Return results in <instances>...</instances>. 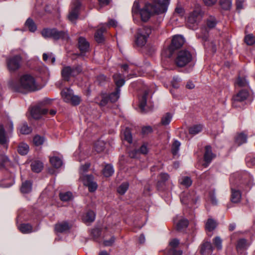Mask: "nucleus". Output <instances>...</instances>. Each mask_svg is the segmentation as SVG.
<instances>
[{"mask_svg": "<svg viewBox=\"0 0 255 255\" xmlns=\"http://www.w3.org/2000/svg\"><path fill=\"white\" fill-rule=\"evenodd\" d=\"M249 96V93L246 90H242L237 94L235 95L232 98L233 105L234 107H238L239 103H242L247 99Z\"/></svg>", "mask_w": 255, "mask_h": 255, "instance_id": "obj_10", "label": "nucleus"}, {"mask_svg": "<svg viewBox=\"0 0 255 255\" xmlns=\"http://www.w3.org/2000/svg\"><path fill=\"white\" fill-rule=\"evenodd\" d=\"M31 169L35 172H40L43 168V164L39 161H34L31 164Z\"/></svg>", "mask_w": 255, "mask_h": 255, "instance_id": "obj_27", "label": "nucleus"}, {"mask_svg": "<svg viewBox=\"0 0 255 255\" xmlns=\"http://www.w3.org/2000/svg\"><path fill=\"white\" fill-rule=\"evenodd\" d=\"M73 91L70 88H65L61 92V95L63 101L65 103L68 102L71 97L72 96Z\"/></svg>", "mask_w": 255, "mask_h": 255, "instance_id": "obj_19", "label": "nucleus"}, {"mask_svg": "<svg viewBox=\"0 0 255 255\" xmlns=\"http://www.w3.org/2000/svg\"><path fill=\"white\" fill-rule=\"evenodd\" d=\"M231 201L235 203L239 202L241 199L242 197L240 191L238 190L234 189L232 187L231 188Z\"/></svg>", "mask_w": 255, "mask_h": 255, "instance_id": "obj_23", "label": "nucleus"}, {"mask_svg": "<svg viewBox=\"0 0 255 255\" xmlns=\"http://www.w3.org/2000/svg\"><path fill=\"white\" fill-rule=\"evenodd\" d=\"M244 0H236L237 8L239 10H241L243 7V2Z\"/></svg>", "mask_w": 255, "mask_h": 255, "instance_id": "obj_63", "label": "nucleus"}, {"mask_svg": "<svg viewBox=\"0 0 255 255\" xmlns=\"http://www.w3.org/2000/svg\"><path fill=\"white\" fill-rule=\"evenodd\" d=\"M180 145V142L179 141L175 140L174 141L171 148L172 153L174 155H176L177 154L179 150Z\"/></svg>", "mask_w": 255, "mask_h": 255, "instance_id": "obj_48", "label": "nucleus"}, {"mask_svg": "<svg viewBox=\"0 0 255 255\" xmlns=\"http://www.w3.org/2000/svg\"><path fill=\"white\" fill-rule=\"evenodd\" d=\"M141 32H142L141 31L139 33H136L135 42L139 46H144L146 44L148 38L147 34L142 35Z\"/></svg>", "mask_w": 255, "mask_h": 255, "instance_id": "obj_20", "label": "nucleus"}, {"mask_svg": "<svg viewBox=\"0 0 255 255\" xmlns=\"http://www.w3.org/2000/svg\"><path fill=\"white\" fill-rule=\"evenodd\" d=\"M141 31L143 32H141L142 35H145V34H147V37H149V35L151 33V29L150 27L144 26L139 28L137 30V33H139Z\"/></svg>", "mask_w": 255, "mask_h": 255, "instance_id": "obj_50", "label": "nucleus"}, {"mask_svg": "<svg viewBox=\"0 0 255 255\" xmlns=\"http://www.w3.org/2000/svg\"><path fill=\"white\" fill-rule=\"evenodd\" d=\"M91 234L93 237L96 239L100 235V231L98 229H95L92 230Z\"/></svg>", "mask_w": 255, "mask_h": 255, "instance_id": "obj_62", "label": "nucleus"}, {"mask_svg": "<svg viewBox=\"0 0 255 255\" xmlns=\"http://www.w3.org/2000/svg\"><path fill=\"white\" fill-rule=\"evenodd\" d=\"M192 55L188 50L184 49L179 51L175 59V63L177 66L182 67L186 66L192 60Z\"/></svg>", "mask_w": 255, "mask_h": 255, "instance_id": "obj_6", "label": "nucleus"}, {"mask_svg": "<svg viewBox=\"0 0 255 255\" xmlns=\"http://www.w3.org/2000/svg\"><path fill=\"white\" fill-rule=\"evenodd\" d=\"M90 45L86 39L83 37H80L78 40V47L81 52H87L89 49Z\"/></svg>", "mask_w": 255, "mask_h": 255, "instance_id": "obj_15", "label": "nucleus"}, {"mask_svg": "<svg viewBox=\"0 0 255 255\" xmlns=\"http://www.w3.org/2000/svg\"><path fill=\"white\" fill-rule=\"evenodd\" d=\"M202 126L200 125H194L190 128L189 132L190 134L195 135L201 132L202 130Z\"/></svg>", "mask_w": 255, "mask_h": 255, "instance_id": "obj_39", "label": "nucleus"}, {"mask_svg": "<svg viewBox=\"0 0 255 255\" xmlns=\"http://www.w3.org/2000/svg\"><path fill=\"white\" fill-rule=\"evenodd\" d=\"M44 140L45 139L43 136L37 135L33 137V141L35 145L39 146L43 143Z\"/></svg>", "mask_w": 255, "mask_h": 255, "instance_id": "obj_49", "label": "nucleus"}, {"mask_svg": "<svg viewBox=\"0 0 255 255\" xmlns=\"http://www.w3.org/2000/svg\"><path fill=\"white\" fill-rule=\"evenodd\" d=\"M22 58L20 55H15L7 59V66L9 71L14 72L21 66Z\"/></svg>", "mask_w": 255, "mask_h": 255, "instance_id": "obj_8", "label": "nucleus"}, {"mask_svg": "<svg viewBox=\"0 0 255 255\" xmlns=\"http://www.w3.org/2000/svg\"><path fill=\"white\" fill-rule=\"evenodd\" d=\"M172 116V115L169 113H167L165 115H164L161 120V124L163 126H167L168 125L171 121Z\"/></svg>", "mask_w": 255, "mask_h": 255, "instance_id": "obj_34", "label": "nucleus"}, {"mask_svg": "<svg viewBox=\"0 0 255 255\" xmlns=\"http://www.w3.org/2000/svg\"><path fill=\"white\" fill-rule=\"evenodd\" d=\"M202 11L199 5L196 6L194 10L190 13L187 21V26L191 29H193L196 23L202 17Z\"/></svg>", "mask_w": 255, "mask_h": 255, "instance_id": "obj_7", "label": "nucleus"}, {"mask_svg": "<svg viewBox=\"0 0 255 255\" xmlns=\"http://www.w3.org/2000/svg\"><path fill=\"white\" fill-rule=\"evenodd\" d=\"M220 3L222 8L225 10H229L232 6L231 0H220Z\"/></svg>", "mask_w": 255, "mask_h": 255, "instance_id": "obj_45", "label": "nucleus"}, {"mask_svg": "<svg viewBox=\"0 0 255 255\" xmlns=\"http://www.w3.org/2000/svg\"><path fill=\"white\" fill-rule=\"evenodd\" d=\"M215 157L212 151L211 147L210 145H207L205 147V152L204 155V159L205 162L203 165L207 167L211 163L212 159Z\"/></svg>", "mask_w": 255, "mask_h": 255, "instance_id": "obj_13", "label": "nucleus"}, {"mask_svg": "<svg viewBox=\"0 0 255 255\" xmlns=\"http://www.w3.org/2000/svg\"><path fill=\"white\" fill-rule=\"evenodd\" d=\"M94 147L97 152H101L104 150L105 144L103 141L98 140L95 143Z\"/></svg>", "mask_w": 255, "mask_h": 255, "instance_id": "obj_42", "label": "nucleus"}, {"mask_svg": "<svg viewBox=\"0 0 255 255\" xmlns=\"http://www.w3.org/2000/svg\"><path fill=\"white\" fill-rule=\"evenodd\" d=\"M182 250H176L175 249H170L167 252L166 255H182Z\"/></svg>", "mask_w": 255, "mask_h": 255, "instance_id": "obj_54", "label": "nucleus"}, {"mask_svg": "<svg viewBox=\"0 0 255 255\" xmlns=\"http://www.w3.org/2000/svg\"><path fill=\"white\" fill-rule=\"evenodd\" d=\"M106 30V25L102 24L95 34V39L98 43H102L104 40L103 33Z\"/></svg>", "mask_w": 255, "mask_h": 255, "instance_id": "obj_14", "label": "nucleus"}, {"mask_svg": "<svg viewBox=\"0 0 255 255\" xmlns=\"http://www.w3.org/2000/svg\"><path fill=\"white\" fill-rule=\"evenodd\" d=\"M129 184L128 182H124L118 188V192L121 194H124L128 188Z\"/></svg>", "mask_w": 255, "mask_h": 255, "instance_id": "obj_44", "label": "nucleus"}, {"mask_svg": "<svg viewBox=\"0 0 255 255\" xmlns=\"http://www.w3.org/2000/svg\"><path fill=\"white\" fill-rule=\"evenodd\" d=\"M60 199L63 201H68L72 199V194L71 192H67L59 194Z\"/></svg>", "mask_w": 255, "mask_h": 255, "instance_id": "obj_47", "label": "nucleus"}, {"mask_svg": "<svg viewBox=\"0 0 255 255\" xmlns=\"http://www.w3.org/2000/svg\"><path fill=\"white\" fill-rule=\"evenodd\" d=\"M138 152L142 154H146L148 152V148L145 144H143L138 150Z\"/></svg>", "mask_w": 255, "mask_h": 255, "instance_id": "obj_61", "label": "nucleus"}, {"mask_svg": "<svg viewBox=\"0 0 255 255\" xmlns=\"http://www.w3.org/2000/svg\"><path fill=\"white\" fill-rule=\"evenodd\" d=\"M236 84L239 87H243L248 86L249 82L245 78L239 77L237 81Z\"/></svg>", "mask_w": 255, "mask_h": 255, "instance_id": "obj_52", "label": "nucleus"}, {"mask_svg": "<svg viewBox=\"0 0 255 255\" xmlns=\"http://www.w3.org/2000/svg\"><path fill=\"white\" fill-rule=\"evenodd\" d=\"M120 89H116V91L112 93L109 96L108 98L112 103L116 102L120 98Z\"/></svg>", "mask_w": 255, "mask_h": 255, "instance_id": "obj_31", "label": "nucleus"}, {"mask_svg": "<svg viewBox=\"0 0 255 255\" xmlns=\"http://www.w3.org/2000/svg\"><path fill=\"white\" fill-rule=\"evenodd\" d=\"M19 131L22 134H29L31 131L32 129L30 127H28L26 123L22 124L19 127Z\"/></svg>", "mask_w": 255, "mask_h": 255, "instance_id": "obj_40", "label": "nucleus"}, {"mask_svg": "<svg viewBox=\"0 0 255 255\" xmlns=\"http://www.w3.org/2000/svg\"><path fill=\"white\" fill-rule=\"evenodd\" d=\"M50 161L53 167L56 168L60 167L63 165L61 158L57 156H53L50 158Z\"/></svg>", "mask_w": 255, "mask_h": 255, "instance_id": "obj_26", "label": "nucleus"}, {"mask_svg": "<svg viewBox=\"0 0 255 255\" xmlns=\"http://www.w3.org/2000/svg\"><path fill=\"white\" fill-rule=\"evenodd\" d=\"M48 110L45 108H42L39 106H36L32 108L31 114L32 117L35 119H39L42 115L47 113Z\"/></svg>", "mask_w": 255, "mask_h": 255, "instance_id": "obj_12", "label": "nucleus"}, {"mask_svg": "<svg viewBox=\"0 0 255 255\" xmlns=\"http://www.w3.org/2000/svg\"><path fill=\"white\" fill-rule=\"evenodd\" d=\"M80 178L82 180L84 184L88 187L89 191L94 192L96 190L98 185L96 182L94 181V177L92 175H83L81 176Z\"/></svg>", "mask_w": 255, "mask_h": 255, "instance_id": "obj_11", "label": "nucleus"}, {"mask_svg": "<svg viewBox=\"0 0 255 255\" xmlns=\"http://www.w3.org/2000/svg\"><path fill=\"white\" fill-rule=\"evenodd\" d=\"M80 4L78 2L71 9L68 18L72 22H75V20L78 17L79 9Z\"/></svg>", "mask_w": 255, "mask_h": 255, "instance_id": "obj_16", "label": "nucleus"}, {"mask_svg": "<svg viewBox=\"0 0 255 255\" xmlns=\"http://www.w3.org/2000/svg\"><path fill=\"white\" fill-rule=\"evenodd\" d=\"M19 230L23 233L27 234L32 232V227L29 224H22L18 227Z\"/></svg>", "mask_w": 255, "mask_h": 255, "instance_id": "obj_36", "label": "nucleus"}, {"mask_svg": "<svg viewBox=\"0 0 255 255\" xmlns=\"http://www.w3.org/2000/svg\"><path fill=\"white\" fill-rule=\"evenodd\" d=\"M216 24L217 20L214 16H211L207 20V25L210 28L214 27Z\"/></svg>", "mask_w": 255, "mask_h": 255, "instance_id": "obj_51", "label": "nucleus"}, {"mask_svg": "<svg viewBox=\"0 0 255 255\" xmlns=\"http://www.w3.org/2000/svg\"><path fill=\"white\" fill-rule=\"evenodd\" d=\"M40 89L34 77L29 74L20 76L18 83L14 86V89L20 93L34 92Z\"/></svg>", "mask_w": 255, "mask_h": 255, "instance_id": "obj_2", "label": "nucleus"}, {"mask_svg": "<svg viewBox=\"0 0 255 255\" xmlns=\"http://www.w3.org/2000/svg\"><path fill=\"white\" fill-rule=\"evenodd\" d=\"M245 42L249 45H252L255 43V38L252 34H249L245 37Z\"/></svg>", "mask_w": 255, "mask_h": 255, "instance_id": "obj_53", "label": "nucleus"}, {"mask_svg": "<svg viewBox=\"0 0 255 255\" xmlns=\"http://www.w3.org/2000/svg\"><path fill=\"white\" fill-rule=\"evenodd\" d=\"M213 251V247L210 242H207L204 243L201 248L200 252L203 255H209L212 253Z\"/></svg>", "mask_w": 255, "mask_h": 255, "instance_id": "obj_21", "label": "nucleus"}, {"mask_svg": "<svg viewBox=\"0 0 255 255\" xmlns=\"http://www.w3.org/2000/svg\"><path fill=\"white\" fill-rule=\"evenodd\" d=\"M110 101L108 97L106 95H103L102 97V100L99 103V105L101 107L105 106L108 103V101Z\"/></svg>", "mask_w": 255, "mask_h": 255, "instance_id": "obj_56", "label": "nucleus"}, {"mask_svg": "<svg viewBox=\"0 0 255 255\" xmlns=\"http://www.w3.org/2000/svg\"><path fill=\"white\" fill-rule=\"evenodd\" d=\"M204 3L207 6H212L216 3L217 0H203Z\"/></svg>", "mask_w": 255, "mask_h": 255, "instance_id": "obj_64", "label": "nucleus"}, {"mask_svg": "<svg viewBox=\"0 0 255 255\" xmlns=\"http://www.w3.org/2000/svg\"><path fill=\"white\" fill-rule=\"evenodd\" d=\"M82 72V68L80 65L74 67L64 66L61 70V75L63 79L69 81L71 77H75Z\"/></svg>", "mask_w": 255, "mask_h": 255, "instance_id": "obj_5", "label": "nucleus"}, {"mask_svg": "<svg viewBox=\"0 0 255 255\" xmlns=\"http://www.w3.org/2000/svg\"><path fill=\"white\" fill-rule=\"evenodd\" d=\"M71 228V225L67 222L58 223L55 225V230L57 232L63 233L68 231Z\"/></svg>", "mask_w": 255, "mask_h": 255, "instance_id": "obj_17", "label": "nucleus"}, {"mask_svg": "<svg viewBox=\"0 0 255 255\" xmlns=\"http://www.w3.org/2000/svg\"><path fill=\"white\" fill-rule=\"evenodd\" d=\"M96 214L93 211H88L82 217V220L86 223L93 222L95 219Z\"/></svg>", "mask_w": 255, "mask_h": 255, "instance_id": "obj_22", "label": "nucleus"}, {"mask_svg": "<svg viewBox=\"0 0 255 255\" xmlns=\"http://www.w3.org/2000/svg\"><path fill=\"white\" fill-rule=\"evenodd\" d=\"M159 177L161 181L165 182L169 179V176L167 173H162L159 175Z\"/></svg>", "mask_w": 255, "mask_h": 255, "instance_id": "obj_60", "label": "nucleus"}, {"mask_svg": "<svg viewBox=\"0 0 255 255\" xmlns=\"http://www.w3.org/2000/svg\"><path fill=\"white\" fill-rule=\"evenodd\" d=\"M41 34L45 38H52L55 40H68L69 38L66 31H58L56 28H44L41 31Z\"/></svg>", "mask_w": 255, "mask_h": 255, "instance_id": "obj_4", "label": "nucleus"}, {"mask_svg": "<svg viewBox=\"0 0 255 255\" xmlns=\"http://www.w3.org/2000/svg\"><path fill=\"white\" fill-rule=\"evenodd\" d=\"M114 172L113 167L111 164H107L105 166L103 173L105 177H108L112 175Z\"/></svg>", "mask_w": 255, "mask_h": 255, "instance_id": "obj_32", "label": "nucleus"}, {"mask_svg": "<svg viewBox=\"0 0 255 255\" xmlns=\"http://www.w3.org/2000/svg\"><path fill=\"white\" fill-rule=\"evenodd\" d=\"M124 139L128 143L132 142V135L129 128H126L123 132Z\"/></svg>", "mask_w": 255, "mask_h": 255, "instance_id": "obj_46", "label": "nucleus"}, {"mask_svg": "<svg viewBox=\"0 0 255 255\" xmlns=\"http://www.w3.org/2000/svg\"><path fill=\"white\" fill-rule=\"evenodd\" d=\"M181 202L184 204H188L193 201L191 195L189 193H183L180 197Z\"/></svg>", "mask_w": 255, "mask_h": 255, "instance_id": "obj_37", "label": "nucleus"}, {"mask_svg": "<svg viewBox=\"0 0 255 255\" xmlns=\"http://www.w3.org/2000/svg\"><path fill=\"white\" fill-rule=\"evenodd\" d=\"M148 95V92L145 91L142 96V97L139 99V106L141 111H143L144 108L146 105L147 102V96Z\"/></svg>", "mask_w": 255, "mask_h": 255, "instance_id": "obj_29", "label": "nucleus"}, {"mask_svg": "<svg viewBox=\"0 0 255 255\" xmlns=\"http://www.w3.org/2000/svg\"><path fill=\"white\" fill-rule=\"evenodd\" d=\"M114 82L117 86L116 89H120L125 83L123 75L120 73H116L113 75Z\"/></svg>", "mask_w": 255, "mask_h": 255, "instance_id": "obj_18", "label": "nucleus"}, {"mask_svg": "<svg viewBox=\"0 0 255 255\" xmlns=\"http://www.w3.org/2000/svg\"><path fill=\"white\" fill-rule=\"evenodd\" d=\"M25 25L30 32H34L37 29L36 24L31 18H27L25 21Z\"/></svg>", "mask_w": 255, "mask_h": 255, "instance_id": "obj_24", "label": "nucleus"}, {"mask_svg": "<svg viewBox=\"0 0 255 255\" xmlns=\"http://www.w3.org/2000/svg\"><path fill=\"white\" fill-rule=\"evenodd\" d=\"M90 166V164L89 163H86L84 165H82L81 166L80 172L81 173L82 172H87Z\"/></svg>", "mask_w": 255, "mask_h": 255, "instance_id": "obj_59", "label": "nucleus"}, {"mask_svg": "<svg viewBox=\"0 0 255 255\" xmlns=\"http://www.w3.org/2000/svg\"><path fill=\"white\" fill-rule=\"evenodd\" d=\"M115 241V238L112 237L109 240L104 241V245L105 246H111Z\"/></svg>", "mask_w": 255, "mask_h": 255, "instance_id": "obj_57", "label": "nucleus"}, {"mask_svg": "<svg viewBox=\"0 0 255 255\" xmlns=\"http://www.w3.org/2000/svg\"><path fill=\"white\" fill-rule=\"evenodd\" d=\"M180 183L186 187H188L191 185L192 181L190 177L184 176L181 179Z\"/></svg>", "mask_w": 255, "mask_h": 255, "instance_id": "obj_43", "label": "nucleus"}, {"mask_svg": "<svg viewBox=\"0 0 255 255\" xmlns=\"http://www.w3.org/2000/svg\"><path fill=\"white\" fill-rule=\"evenodd\" d=\"M81 101V97L78 95H74L73 93L72 96L69 99V101L67 102V103L70 104L73 106H77L80 104Z\"/></svg>", "mask_w": 255, "mask_h": 255, "instance_id": "obj_33", "label": "nucleus"}, {"mask_svg": "<svg viewBox=\"0 0 255 255\" xmlns=\"http://www.w3.org/2000/svg\"><path fill=\"white\" fill-rule=\"evenodd\" d=\"M184 39L182 36H174L172 38L171 45L167 49L170 53L168 56L169 57L171 56L173 51L176 49L180 48L184 44Z\"/></svg>", "mask_w": 255, "mask_h": 255, "instance_id": "obj_9", "label": "nucleus"}, {"mask_svg": "<svg viewBox=\"0 0 255 255\" xmlns=\"http://www.w3.org/2000/svg\"><path fill=\"white\" fill-rule=\"evenodd\" d=\"M29 146L25 143H20L17 147L18 152L22 155H26L29 151Z\"/></svg>", "mask_w": 255, "mask_h": 255, "instance_id": "obj_25", "label": "nucleus"}, {"mask_svg": "<svg viewBox=\"0 0 255 255\" xmlns=\"http://www.w3.org/2000/svg\"><path fill=\"white\" fill-rule=\"evenodd\" d=\"M217 223L215 220L212 219H209L205 225L206 231L211 232L216 227Z\"/></svg>", "mask_w": 255, "mask_h": 255, "instance_id": "obj_30", "label": "nucleus"}, {"mask_svg": "<svg viewBox=\"0 0 255 255\" xmlns=\"http://www.w3.org/2000/svg\"><path fill=\"white\" fill-rule=\"evenodd\" d=\"M32 183L28 181L23 182L21 185V191L23 193H27L31 191Z\"/></svg>", "mask_w": 255, "mask_h": 255, "instance_id": "obj_35", "label": "nucleus"}, {"mask_svg": "<svg viewBox=\"0 0 255 255\" xmlns=\"http://www.w3.org/2000/svg\"><path fill=\"white\" fill-rule=\"evenodd\" d=\"M188 221L186 219H182L179 220L176 225L177 230L180 231L187 227Z\"/></svg>", "mask_w": 255, "mask_h": 255, "instance_id": "obj_38", "label": "nucleus"}, {"mask_svg": "<svg viewBox=\"0 0 255 255\" xmlns=\"http://www.w3.org/2000/svg\"><path fill=\"white\" fill-rule=\"evenodd\" d=\"M213 243L218 250L222 249V241L219 237H216L213 239Z\"/></svg>", "mask_w": 255, "mask_h": 255, "instance_id": "obj_55", "label": "nucleus"}, {"mask_svg": "<svg viewBox=\"0 0 255 255\" xmlns=\"http://www.w3.org/2000/svg\"><path fill=\"white\" fill-rule=\"evenodd\" d=\"M247 140V136L243 133L238 134L236 138V142L239 145L246 142Z\"/></svg>", "mask_w": 255, "mask_h": 255, "instance_id": "obj_41", "label": "nucleus"}, {"mask_svg": "<svg viewBox=\"0 0 255 255\" xmlns=\"http://www.w3.org/2000/svg\"><path fill=\"white\" fill-rule=\"evenodd\" d=\"M179 244V241L176 239H173L169 242V245L172 248L175 249Z\"/></svg>", "mask_w": 255, "mask_h": 255, "instance_id": "obj_58", "label": "nucleus"}, {"mask_svg": "<svg viewBox=\"0 0 255 255\" xmlns=\"http://www.w3.org/2000/svg\"><path fill=\"white\" fill-rule=\"evenodd\" d=\"M169 0H152L151 3H147L139 10V4L135 0L133 4L132 11L135 14L139 11L142 21H146L153 14H159L166 11Z\"/></svg>", "mask_w": 255, "mask_h": 255, "instance_id": "obj_1", "label": "nucleus"}, {"mask_svg": "<svg viewBox=\"0 0 255 255\" xmlns=\"http://www.w3.org/2000/svg\"><path fill=\"white\" fill-rule=\"evenodd\" d=\"M250 246V244L247 243L244 239H240L238 241L237 245V249L238 251L246 250Z\"/></svg>", "mask_w": 255, "mask_h": 255, "instance_id": "obj_28", "label": "nucleus"}, {"mask_svg": "<svg viewBox=\"0 0 255 255\" xmlns=\"http://www.w3.org/2000/svg\"><path fill=\"white\" fill-rule=\"evenodd\" d=\"M13 129V123L5 115L1 116V149L6 150Z\"/></svg>", "mask_w": 255, "mask_h": 255, "instance_id": "obj_3", "label": "nucleus"}]
</instances>
